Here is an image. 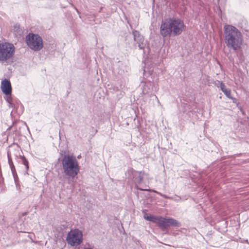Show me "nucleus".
I'll return each mask as SVG.
<instances>
[{
  "instance_id": "f257e3e1",
  "label": "nucleus",
  "mask_w": 249,
  "mask_h": 249,
  "mask_svg": "<svg viewBox=\"0 0 249 249\" xmlns=\"http://www.w3.org/2000/svg\"><path fill=\"white\" fill-rule=\"evenodd\" d=\"M185 25L183 21L178 18L170 17L162 21L160 33L162 36H178L184 30Z\"/></svg>"
},
{
  "instance_id": "f03ea898",
  "label": "nucleus",
  "mask_w": 249,
  "mask_h": 249,
  "mask_svg": "<svg viewBox=\"0 0 249 249\" xmlns=\"http://www.w3.org/2000/svg\"><path fill=\"white\" fill-rule=\"evenodd\" d=\"M224 37L227 47L237 51L241 48L243 42L242 33L235 27L226 24L224 26Z\"/></svg>"
},
{
  "instance_id": "7ed1b4c3",
  "label": "nucleus",
  "mask_w": 249,
  "mask_h": 249,
  "mask_svg": "<svg viewBox=\"0 0 249 249\" xmlns=\"http://www.w3.org/2000/svg\"><path fill=\"white\" fill-rule=\"evenodd\" d=\"M61 163L63 173L66 176L73 178L78 175L80 168L75 157L69 154L64 155Z\"/></svg>"
},
{
  "instance_id": "20e7f679",
  "label": "nucleus",
  "mask_w": 249,
  "mask_h": 249,
  "mask_svg": "<svg viewBox=\"0 0 249 249\" xmlns=\"http://www.w3.org/2000/svg\"><path fill=\"white\" fill-rule=\"evenodd\" d=\"M26 43L34 51H39L43 47V39L38 34L29 33L26 36Z\"/></svg>"
},
{
  "instance_id": "39448f33",
  "label": "nucleus",
  "mask_w": 249,
  "mask_h": 249,
  "mask_svg": "<svg viewBox=\"0 0 249 249\" xmlns=\"http://www.w3.org/2000/svg\"><path fill=\"white\" fill-rule=\"evenodd\" d=\"M68 244L74 247L80 245L83 242V232L78 229L71 230L66 237Z\"/></svg>"
},
{
  "instance_id": "423d86ee",
  "label": "nucleus",
  "mask_w": 249,
  "mask_h": 249,
  "mask_svg": "<svg viewBox=\"0 0 249 249\" xmlns=\"http://www.w3.org/2000/svg\"><path fill=\"white\" fill-rule=\"evenodd\" d=\"M15 52V47L9 43L0 44V61H6L13 56Z\"/></svg>"
},
{
  "instance_id": "0eeeda50",
  "label": "nucleus",
  "mask_w": 249,
  "mask_h": 249,
  "mask_svg": "<svg viewBox=\"0 0 249 249\" xmlns=\"http://www.w3.org/2000/svg\"><path fill=\"white\" fill-rule=\"evenodd\" d=\"M132 176V180L135 185V187L138 190L142 191H149V189H146V185H143L142 179L143 173L133 170L131 172Z\"/></svg>"
},
{
  "instance_id": "6e6552de",
  "label": "nucleus",
  "mask_w": 249,
  "mask_h": 249,
  "mask_svg": "<svg viewBox=\"0 0 249 249\" xmlns=\"http://www.w3.org/2000/svg\"><path fill=\"white\" fill-rule=\"evenodd\" d=\"M160 228H164L169 226H177L178 225V222L172 218H163L161 216H157L156 222Z\"/></svg>"
},
{
  "instance_id": "1a4fd4ad",
  "label": "nucleus",
  "mask_w": 249,
  "mask_h": 249,
  "mask_svg": "<svg viewBox=\"0 0 249 249\" xmlns=\"http://www.w3.org/2000/svg\"><path fill=\"white\" fill-rule=\"evenodd\" d=\"M153 87V83L150 81L143 83L142 87V93L145 96V97H154L155 99L158 100L156 95L152 93ZM158 101H159V100Z\"/></svg>"
},
{
  "instance_id": "9d476101",
  "label": "nucleus",
  "mask_w": 249,
  "mask_h": 249,
  "mask_svg": "<svg viewBox=\"0 0 249 249\" xmlns=\"http://www.w3.org/2000/svg\"><path fill=\"white\" fill-rule=\"evenodd\" d=\"M133 39L138 44V46L140 50H144L145 43L144 42V39L143 36L140 34V32L137 30L132 31Z\"/></svg>"
},
{
  "instance_id": "9b49d317",
  "label": "nucleus",
  "mask_w": 249,
  "mask_h": 249,
  "mask_svg": "<svg viewBox=\"0 0 249 249\" xmlns=\"http://www.w3.org/2000/svg\"><path fill=\"white\" fill-rule=\"evenodd\" d=\"M1 89L3 93L6 95L11 94L12 88L10 81L7 79L2 81L1 84Z\"/></svg>"
},
{
  "instance_id": "f8f14e48",
  "label": "nucleus",
  "mask_w": 249,
  "mask_h": 249,
  "mask_svg": "<svg viewBox=\"0 0 249 249\" xmlns=\"http://www.w3.org/2000/svg\"><path fill=\"white\" fill-rule=\"evenodd\" d=\"M8 104V107H9L13 108V109L11 112V114H12L14 110L17 107L18 108L20 107V109H21V113L22 112V108H23V107L19 101H16L15 102L14 101L13 102L9 103Z\"/></svg>"
},
{
  "instance_id": "ddd939ff",
  "label": "nucleus",
  "mask_w": 249,
  "mask_h": 249,
  "mask_svg": "<svg viewBox=\"0 0 249 249\" xmlns=\"http://www.w3.org/2000/svg\"><path fill=\"white\" fill-rule=\"evenodd\" d=\"M21 162L25 166V169L26 171H25L24 174L28 175V170L29 169V165L28 161L27 159L25 158L24 156H20Z\"/></svg>"
},
{
  "instance_id": "4468645a",
  "label": "nucleus",
  "mask_w": 249,
  "mask_h": 249,
  "mask_svg": "<svg viewBox=\"0 0 249 249\" xmlns=\"http://www.w3.org/2000/svg\"><path fill=\"white\" fill-rule=\"evenodd\" d=\"M143 217L145 219L155 223L157 216L152 214L148 215L147 213H145L143 215Z\"/></svg>"
},
{
  "instance_id": "2eb2a0df",
  "label": "nucleus",
  "mask_w": 249,
  "mask_h": 249,
  "mask_svg": "<svg viewBox=\"0 0 249 249\" xmlns=\"http://www.w3.org/2000/svg\"><path fill=\"white\" fill-rule=\"evenodd\" d=\"M223 92L228 98H231V91L230 89H227L226 90H225V91H224Z\"/></svg>"
},
{
  "instance_id": "dca6fc26",
  "label": "nucleus",
  "mask_w": 249,
  "mask_h": 249,
  "mask_svg": "<svg viewBox=\"0 0 249 249\" xmlns=\"http://www.w3.org/2000/svg\"><path fill=\"white\" fill-rule=\"evenodd\" d=\"M4 99H5V100L6 101V102L8 103L14 101V100H13V99L11 97V94L10 95H7V96L6 97H5Z\"/></svg>"
},
{
  "instance_id": "f3484780",
  "label": "nucleus",
  "mask_w": 249,
  "mask_h": 249,
  "mask_svg": "<svg viewBox=\"0 0 249 249\" xmlns=\"http://www.w3.org/2000/svg\"><path fill=\"white\" fill-rule=\"evenodd\" d=\"M219 83H220V89L222 91V92H223L224 91H225V90H226L227 89L226 88V86L224 84V83H223V82H220V81H218Z\"/></svg>"
},
{
  "instance_id": "a211bd4d",
  "label": "nucleus",
  "mask_w": 249,
  "mask_h": 249,
  "mask_svg": "<svg viewBox=\"0 0 249 249\" xmlns=\"http://www.w3.org/2000/svg\"><path fill=\"white\" fill-rule=\"evenodd\" d=\"M13 176H14V179H15V184L16 185L17 188V189H19L20 186H19V185L18 184V181L16 179V177H15L14 174H13Z\"/></svg>"
},
{
  "instance_id": "6ab92c4d",
  "label": "nucleus",
  "mask_w": 249,
  "mask_h": 249,
  "mask_svg": "<svg viewBox=\"0 0 249 249\" xmlns=\"http://www.w3.org/2000/svg\"><path fill=\"white\" fill-rule=\"evenodd\" d=\"M8 161L9 162V164H10V166L11 168V170L12 171H13V169H12V166H14L11 160H10V158H9V154H8Z\"/></svg>"
},
{
  "instance_id": "aec40b11",
  "label": "nucleus",
  "mask_w": 249,
  "mask_h": 249,
  "mask_svg": "<svg viewBox=\"0 0 249 249\" xmlns=\"http://www.w3.org/2000/svg\"><path fill=\"white\" fill-rule=\"evenodd\" d=\"M230 99H231V100H232V101H233V103H236V100H236V99L235 98L232 97V96H231V98H230Z\"/></svg>"
},
{
  "instance_id": "412c9836",
  "label": "nucleus",
  "mask_w": 249,
  "mask_h": 249,
  "mask_svg": "<svg viewBox=\"0 0 249 249\" xmlns=\"http://www.w3.org/2000/svg\"><path fill=\"white\" fill-rule=\"evenodd\" d=\"M74 9L76 10V11L78 13H79V12H78V11L76 7H74Z\"/></svg>"
},
{
  "instance_id": "4be33fe9",
  "label": "nucleus",
  "mask_w": 249,
  "mask_h": 249,
  "mask_svg": "<svg viewBox=\"0 0 249 249\" xmlns=\"http://www.w3.org/2000/svg\"><path fill=\"white\" fill-rule=\"evenodd\" d=\"M129 24L130 26L131 27V28H132V26H131V25L130 24Z\"/></svg>"
},
{
  "instance_id": "5701e85b",
  "label": "nucleus",
  "mask_w": 249,
  "mask_h": 249,
  "mask_svg": "<svg viewBox=\"0 0 249 249\" xmlns=\"http://www.w3.org/2000/svg\"><path fill=\"white\" fill-rule=\"evenodd\" d=\"M80 156H78V158H80Z\"/></svg>"
}]
</instances>
